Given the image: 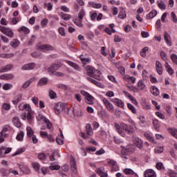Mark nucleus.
I'll use <instances>...</instances> for the list:
<instances>
[{
  "label": "nucleus",
  "instance_id": "f257e3e1",
  "mask_svg": "<svg viewBox=\"0 0 177 177\" xmlns=\"http://www.w3.org/2000/svg\"><path fill=\"white\" fill-rule=\"evenodd\" d=\"M19 110H26L24 114H22V120H27L29 124H32V120H34V111L31 109V106L28 104H20L19 105Z\"/></svg>",
  "mask_w": 177,
  "mask_h": 177
},
{
  "label": "nucleus",
  "instance_id": "f03ea898",
  "mask_svg": "<svg viewBox=\"0 0 177 177\" xmlns=\"http://www.w3.org/2000/svg\"><path fill=\"white\" fill-rule=\"evenodd\" d=\"M85 70L88 77L97 80V81H102V77H100L102 73L100 71L95 69L92 66H86Z\"/></svg>",
  "mask_w": 177,
  "mask_h": 177
},
{
  "label": "nucleus",
  "instance_id": "7ed1b4c3",
  "mask_svg": "<svg viewBox=\"0 0 177 177\" xmlns=\"http://www.w3.org/2000/svg\"><path fill=\"white\" fill-rule=\"evenodd\" d=\"M0 31L9 38H13L15 32L10 28H6L5 26H0Z\"/></svg>",
  "mask_w": 177,
  "mask_h": 177
},
{
  "label": "nucleus",
  "instance_id": "20e7f679",
  "mask_svg": "<svg viewBox=\"0 0 177 177\" xmlns=\"http://www.w3.org/2000/svg\"><path fill=\"white\" fill-rule=\"evenodd\" d=\"M102 101L109 113H114V105H113V104H111L109 100H107L106 97H102Z\"/></svg>",
  "mask_w": 177,
  "mask_h": 177
},
{
  "label": "nucleus",
  "instance_id": "39448f33",
  "mask_svg": "<svg viewBox=\"0 0 177 177\" xmlns=\"http://www.w3.org/2000/svg\"><path fill=\"white\" fill-rule=\"evenodd\" d=\"M54 110L57 115H59L62 111H66V105L62 102H59L55 106Z\"/></svg>",
  "mask_w": 177,
  "mask_h": 177
},
{
  "label": "nucleus",
  "instance_id": "423d86ee",
  "mask_svg": "<svg viewBox=\"0 0 177 177\" xmlns=\"http://www.w3.org/2000/svg\"><path fill=\"white\" fill-rule=\"evenodd\" d=\"M81 95L84 96L87 100L88 104H93V100H95V97L92 96L91 94H89L88 92L82 90L80 91Z\"/></svg>",
  "mask_w": 177,
  "mask_h": 177
},
{
  "label": "nucleus",
  "instance_id": "0eeeda50",
  "mask_svg": "<svg viewBox=\"0 0 177 177\" xmlns=\"http://www.w3.org/2000/svg\"><path fill=\"white\" fill-rule=\"evenodd\" d=\"M108 165L111 167V169L112 172H117V171H120V167H118V165H117V162H115L114 160L108 161Z\"/></svg>",
  "mask_w": 177,
  "mask_h": 177
},
{
  "label": "nucleus",
  "instance_id": "6e6552de",
  "mask_svg": "<svg viewBox=\"0 0 177 177\" xmlns=\"http://www.w3.org/2000/svg\"><path fill=\"white\" fill-rule=\"evenodd\" d=\"M39 49L43 52H49L50 50H55V47L50 44H43L39 46Z\"/></svg>",
  "mask_w": 177,
  "mask_h": 177
},
{
  "label": "nucleus",
  "instance_id": "1a4fd4ad",
  "mask_svg": "<svg viewBox=\"0 0 177 177\" xmlns=\"http://www.w3.org/2000/svg\"><path fill=\"white\" fill-rule=\"evenodd\" d=\"M133 142L134 143L135 146L140 149V150H142L143 149V142L140 138L138 137H134L133 138Z\"/></svg>",
  "mask_w": 177,
  "mask_h": 177
},
{
  "label": "nucleus",
  "instance_id": "9d476101",
  "mask_svg": "<svg viewBox=\"0 0 177 177\" xmlns=\"http://www.w3.org/2000/svg\"><path fill=\"white\" fill-rule=\"evenodd\" d=\"M112 103H114L115 106H117L118 107H120V109H123L125 106V104L122 100L118 99V98H113L111 100Z\"/></svg>",
  "mask_w": 177,
  "mask_h": 177
},
{
  "label": "nucleus",
  "instance_id": "9b49d317",
  "mask_svg": "<svg viewBox=\"0 0 177 177\" xmlns=\"http://www.w3.org/2000/svg\"><path fill=\"white\" fill-rule=\"evenodd\" d=\"M123 131H124L125 133H127L128 135H132V133L135 132V129H133L132 126L125 124L123 127Z\"/></svg>",
  "mask_w": 177,
  "mask_h": 177
},
{
  "label": "nucleus",
  "instance_id": "f8f14e48",
  "mask_svg": "<svg viewBox=\"0 0 177 177\" xmlns=\"http://www.w3.org/2000/svg\"><path fill=\"white\" fill-rule=\"evenodd\" d=\"M60 68V64H53L50 65V66L48 68V73H51V74H53L56 70H58Z\"/></svg>",
  "mask_w": 177,
  "mask_h": 177
},
{
  "label": "nucleus",
  "instance_id": "ddd939ff",
  "mask_svg": "<svg viewBox=\"0 0 177 177\" xmlns=\"http://www.w3.org/2000/svg\"><path fill=\"white\" fill-rule=\"evenodd\" d=\"M156 71L159 75H162V64L160 61L156 62Z\"/></svg>",
  "mask_w": 177,
  "mask_h": 177
},
{
  "label": "nucleus",
  "instance_id": "4468645a",
  "mask_svg": "<svg viewBox=\"0 0 177 177\" xmlns=\"http://www.w3.org/2000/svg\"><path fill=\"white\" fill-rule=\"evenodd\" d=\"M75 109H74L73 107H71L69 109L66 108V110H65V113L68 114V115L71 117V118H75Z\"/></svg>",
  "mask_w": 177,
  "mask_h": 177
},
{
  "label": "nucleus",
  "instance_id": "2eb2a0df",
  "mask_svg": "<svg viewBox=\"0 0 177 177\" xmlns=\"http://www.w3.org/2000/svg\"><path fill=\"white\" fill-rule=\"evenodd\" d=\"M152 124H153L154 129L157 132H160V128L161 127V124H160V121L158 119H153L152 120Z\"/></svg>",
  "mask_w": 177,
  "mask_h": 177
},
{
  "label": "nucleus",
  "instance_id": "dca6fc26",
  "mask_svg": "<svg viewBox=\"0 0 177 177\" xmlns=\"http://www.w3.org/2000/svg\"><path fill=\"white\" fill-rule=\"evenodd\" d=\"M145 177H156V171H154L153 169H147L144 172Z\"/></svg>",
  "mask_w": 177,
  "mask_h": 177
},
{
  "label": "nucleus",
  "instance_id": "f3484780",
  "mask_svg": "<svg viewBox=\"0 0 177 177\" xmlns=\"http://www.w3.org/2000/svg\"><path fill=\"white\" fill-rule=\"evenodd\" d=\"M35 68V63H30L24 65L21 70H34Z\"/></svg>",
  "mask_w": 177,
  "mask_h": 177
},
{
  "label": "nucleus",
  "instance_id": "a211bd4d",
  "mask_svg": "<svg viewBox=\"0 0 177 177\" xmlns=\"http://www.w3.org/2000/svg\"><path fill=\"white\" fill-rule=\"evenodd\" d=\"M41 121H44V122H45V124H46V128L48 129H52V123L50 122V120H48V118H46V117L41 116Z\"/></svg>",
  "mask_w": 177,
  "mask_h": 177
},
{
  "label": "nucleus",
  "instance_id": "6ab92c4d",
  "mask_svg": "<svg viewBox=\"0 0 177 177\" xmlns=\"http://www.w3.org/2000/svg\"><path fill=\"white\" fill-rule=\"evenodd\" d=\"M124 174H125V175H132L133 177H138V174L135 173V171H133V170H132V169H124L123 171Z\"/></svg>",
  "mask_w": 177,
  "mask_h": 177
},
{
  "label": "nucleus",
  "instance_id": "aec40b11",
  "mask_svg": "<svg viewBox=\"0 0 177 177\" xmlns=\"http://www.w3.org/2000/svg\"><path fill=\"white\" fill-rule=\"evenodd\" d=\"M164 39L165 41V43L169 46H171V35H169L168 32H165L164 34Z\"/></svg>",
  "mask_w": 177,
  "mask_h": 177
},
{
  "label": "nucleus",
  "instance_id": "412c9836",
  "mask_svg": "<svg viewBox=\"0 0 177 177\" xmlns=\"http://www.w3.org/2000/svg\"><path fill=\"white\" fill-rule=\"evenodd\" d=\"M13 75L12 74H3L0 75V80H5L6 81H9L10 80H13Z\"/></svg>",
  "mask_w": 177,
  "mask_h": 177
},
{
  "label": "nucleus",
  "instance_id": "4be33fe9",
  "mask_svg": "<svg viewBox=\"0 0 177 177\" xmlns=\"http://www.w3.org/2000/svg\"><path fill=\"white\" fill-rule=\"evenodd\" d=\"M12 124L17 128H20L21 127V122H20V119L18 117H14L12 118Z\"/></svg>",
  "mask_w": 177,
  "mask_h": 177
},
{
  "label": "nucleus",
  "instance_id": "5701e85b",
  "mask_svg": "<svg viewBox=\"0 0 177 177\" xmlns=\"http://www.w3.org/2000/svg\"><path fill=\"white\" fill-rule=\"evenodd\" d=\"M86 133H87L88 136H92V135H93V130H92V127L90 124L86 125Z\"/></svg>",
  "mask_w": 177,
  "mask_h": 177
},
{
  "label": "nucleus",
  "instance_id": "b1692460",
  "mask_svg": "<svg viewBox=\"0 0 177 177\" xmlns=\"http://www.w3.org/2000/svg\"><path fill=\"white\" fill-rule=\"evenodd\" d=\"M71 168L73 174H77V165H75V160L74 159L71 160Z\"/></svg>",
  "mask_w": 177,
  "mask_h": 177
},
{
  "label": "nucleus",
  "instance_id": "393cba45",
  "mask_svg": "<svg viewBox=\"0 0 177 177\" xmlns=\"http://www.w3.org/2000/svg\"><path fill=\"white\" fill-rule=\"evenodd\" d=\"M12 68H13V65L8 64V65H7L6 66H3L0 69V73H6L7 71H9L12 70Z\"/></svg>",
  "mask_w": 177,
  "mask_h": 177
},
{
  "label": "nucleus",
  "instance_id": "a878e982",
  "mask_svg": "<svg viewBox=\"0 0 177 177\" xmlns=\"http://www.w3.org/2000/svg\"><path fill=\"white\" fill-rule=\"evenodd\" d=\"M151 93H152L153 96H158V95H160V91L156 86H153L151 87Z\"/></svg>",
  "mask_w": 177,
  "mask_h": 177
},
{
  "label": "nucleus",
  "instance_id": "bb28decb",
  "mask_svg": "<svg viewBox=\"0 0 177 177\" xmlns=\"http://www.w3.org/2000/svg\"><path fill=\"white\" fill-rule=\"evenodd\" d=\"M126 154H128V153H133L135 151V146L131 145H128L127 147L124 148Z\"/></svg>",
  "mask_w": 177,
  "mask_h": 177
},
{
  "label": "nucleus",
  "instance_id": "cd10ccee",
  "mask_svg": "<svg viewBox=\"0 0 177 177\" xmlns=\"http://www.w3.org/2000/svg\"><path fill=\"white\" fill-rule=\"evenodd\" d=\"M48 84V78L46 77H41L38 83H37V85L39 86H43V85H46Z\"/></svg>",
  "mask_w": 177,
  "mask_h": 177
},
{
  "label": "nucleus",
  "instance_id": "c85d7f7f",
  "mask_svg": "<svg viewBox=\"0 0 177 177\" xmlns=\"http://www.w3.org/2000/svg\"><path fill=\"white\" fill-rule=\"evenodd\" d=\"M21 99H23V95L21 94H19L15 97V100L12 102L14 104H18L19 103H20V102H21Z\"/></svg>",
  "mask_w": 177,
  "mask_h": 177
},
{
  "label": "nucleus",
  "instance_id": "c756f323",
  "mask_svg": "<svg viewBox=\"0 0 177 177\" xmlns=\"http://www.w3.org/2000/svg\"><path fill=\"white\" fill-rule=\"evenodd\" d=\"M123 78L126 80V81H130V82H132V84H135L136 82V78H135V77L129 76V75H124Z\"/></svg>",
  "mask_w": 177,
  "mask_h": 177
},
{
  "label": "nucleus",
  "instance_id": "7c9ffc66",
  "mask_svg": "<svg viewBox=\"0 0 177 177\" xmlns=\"http://www.w3.org/2000/svg\"><path fill=\"white\" fill-rule=\"evenodd\" d=\"M10 45L12 48H17L20 45V41L18 39H14L10 42Z\"/></svg>",
  "mask_w": 177,
  "mask_h": 177
},
{
  "label": "nucleus",
  "instance_id": "2f4dec72",
  "mask_svg": "<svg viewBox=\"0 0 177 177\" xmlns=\"http://www.w3.org/2000/svg\"><path fill=\"white\" fill-rule=\"evenodd\" d=\"M165 67L166 68V71L170 75H172V74H174V69H172L171 66L168 64V62H165Z\"/></svg>",
  "mask_w": 177,
  "mask_h": 177
},
{
  "label": "nucleus",
  "instance_id": "473e14b6",
  "mask_svg": "<svg viewBox=\"0 0 177 177\" xmlns=\"http://www.w3.org/2000/svg\"><path fill=\"white\" fill-rule=\"evenodd\" d=\"M88 5H90L91 8H94V9H100V8H102V3H96L94 1L88 2Z\"/></svg>",
  "mask_w": 177,
  "mask_h": 177
},
{
  "label": "nucleus",
  "instance_id": "72a5a7b5",
  "mask_svg": "<svg viewBox=\"0 0 177 177\" xmlns=\"http://www.w3.org/2000/svg\"><path fill=\"white\" fill-rule=\"evenodd\" d=\"M84 115V112L81 109L75 110V118H81Z\"/></svg>",
  "mask_w": 177,
  "mask_h": 177
},
{
  "label": "nucleus",
  "instance_id": "f704fd0d",
  "mask_svg": "<svg viewBox=\"0 0 177 177\" xmlns=\"http://www.w3.org/2000/svg\"><path fill=\"white\" fill-rule=\"evenodd\" d=\"M80 59L84 64H89L91 63V59L89 58H84V55L80 56Z\"/></svg>",
  "mask_w": 177,
  "mask_h": 177
},
{
  "label": "nucleus",
  "instance_id": "c9c22d12",
  "mask_svg": "<svg viewBox=\"0 0 177 177\" xmlns=\"http://www.w3.org/2000/svg\"><path fill=\"white\" fill-rule=\"evenodd\" d=\"M158 6L161 10H165L167 8V5H165V3L162 0L158 1Z\"/></svg>",
  "mask_w": 177,
  "mask_h": 177
},
{
  "label": "nucleus",
  "instance_id": "e433bc0d",
  "mask_svg": "<svg viewBox=\"0 0 177 177\" xmlns=\"http://www.w3.org/2000/svg\"><path fill=\"white\" fill-rule=\"evenodd\" d=\"M61 17L63 19V20H65L66 21L70 20L71 19V15L69 14H66L64 12H61Z\"/></svg>",
  "mask_w": 177,
  "mask_h": 177
},
{
  "label": "nucleus",
  "instance_id": "4c0bfd02",
  "mask_svg": "<svg viewBox=\"0 0 177 177\" xmlns=\"http://www.w3.org/2000/svg\"><path fill=\"white\" fill-rule=\"evenodd\" d=\"M26 131L28 138H31V136H34V131L30 127H27Z\"/></svg>",
  "mask_w": 177,
  "mask_h": 177
},
{
  "label": "nucleus",
  "instance_id": "58836bf2",
  "mask_svg": "<svg viewBox=\"0 0 177 177\" xmlns=\"http://www.w3.org/2000/svg\"><path fill=\"white\" fill-rule=\"evenodd\" d=\"M16 139L19 142H22L23 139H24V132H23V131L19 132L17 135Z\"/></svg>",
  "mask_w": 177,
  "mask_h": 177
},
{
  "label": "nucleus",
  "instance_id": "ea45409f",
  "mask_svg": "<svg viewBox=\"0 0 177 177\" xmlns=\"http://www.w3.org/2000/svg\"><path fill=\"white\" fill-rule=\"evenodd\" d=\"M1 57H3L4 59H10L11 57H15V54L14 53H2L1 54Z\"/></svg>",
  "mask_w": 177,
  "mask_h": 177
},
{
  "label": "nucleus",
  "instance_id": "a19ab883",
  "mask_svg": "<svg viewBox=\"0 0 177 177\" xmlns=\"http://www.w3.org/2000/svg\"><path fill=\"white\" fill-rule=\"evenodd\" d=\"M32 167L36 172H39V168H41V165H39V163L37 162H33L32 163Z\"/></svg>",
  "mask_w": 177,
  "mask_h": 177
},
{
  "label": "nucleus",
  "instance_id": "79ce46f5",
  "mask_svg": "<svg viewBox=\"0 0 177 177\" xmlns=\"http://www.w3.org/2000/svg\"><path fill=\"white\" fill-rule=\"evenodd\" d=\"M146 87V85H145V83L143 82V80H140L138 83V88L140 91H143V88Z\"/></svg>",
  "mask_w": 177,
  "mask_h": 177
},
{
  "label": "nucleus",
  "instance_id": "37998d69",
  "mask_svg": "<svg viewBox=\"0 0 177 177\" xmlns=\"http://www.w3.org/2000/svg\"><path fill=\"white\" fill-rule=\"evenodd\" d=\"M68 64L71 66V67H73V68H75V70H80V66H78V64L71 61L68 62Z\"/></svg>",
  "mask_w": 177,
  "mask_h": 177
},
{
  "label": "nucleus",
  "instance_id": "c03bdc74",
  "mask_svg": "<svg viewBox=\"0 0 177 177\" xmlns=\"http://www.w3.org/2000/svg\"><path fill=\"white\" fill-rule=\"evenodd\" d=\"M74 24H75V26H77V27H84V24H82V19H75L74 21Z\"/></svg>",
  "mask_w": 177,
  "mask_h": 177
},
{
  "label": "nucleus",
  "instance_id": "a18cd8bd",
  "mask_svg": "<svg viewBox=\"0 0 177 177\" xmlns=\"http://www.w3.org/2000/svg\"><path fill=\"white\" fill-rule=\"evenodd\" d=\"M171 20L173 21L174 23H177V16L175 14V12H171L170 15Z\"/></svg>",
  "mask_w": 177,
  "mask_h": 177
},
{
  "label": "nucleus",
  "instance_id": "49530a36",
  "mask_svg": "<svg viewBox=\"0 0 177 177\" xmlns=\"http://www.w3.org/2000/svg\"><path fill=\"white\" fill-rule=\"evenodd\" d=\"M26 151V148H21L19 149H17L16 152L12 155V157H15V156H19V154H21V153H24Z\"/></svg>",
  "mask_w": 177,
  "mask_h": 177
},
{
  "label": "nucleus",
  "instance_id": "de8ad7c7",
  "mask_svg": "<svg viewBox=\"0 0 177 177\" xmlns=\"http://www.w3.org/2000/svg\"><path fill=\"white\" fill-rule=\"evenodd\" d=\"M169 133L174 136V138H176L177 139V129H169Z\"/></svg>",
  "mask_w": 177,
  "mask_h": 177
},
{
  "label": "nucleus",
  "instance_id": "09e8293b",
  "mask_svg": "<svg viewBox=\"0 0 177 177\" xmlns=\"http://www.w3.org/2000/svg\"><path fill=\"white\" fill-rule=\"evenodd\" d=\"M84 16H85V10L82 9L78 13V19L80 20H82V19H84Z\"/></svg>",
  "mask_w": 177,
  "mask_h": 177
},
{
  "label": "nucleus",
  "instance_id": "8fccbe9b",
  "mask_svg": "<svg viewBox=\"0 0 177 177\" xmlns=\"http://www.w3.org/2000/svg\"><path fill=\"white\" fill-rule=\"evenodd\" d=\"M127 107L131 111L133 114H136V109L131 104L128 103Z\"/></svg>",
  "mask_w": 177,
  "mask_h": 177
},
{
  "label": "nucleus",
  "instance_id": "3c124183",
  "mask_svg": "<svg viewBox=\"0 0 177 177\" xmlns=\"http://www.w3.org/2000/svg\"><path fill=\"white\" fill-rule=\"evenodd\" d=\"M149 50V47H145L141 50L140 55L142 57H146V52Z\"/></svg>",
  "mask_w": 177,
  "mask_h": 177
},
{
  "label": "nucleus",
  "instance_id": "603ef678",
  "mask_svg": "<svg viewBox=\"0 0 177 177\" xmlns=\"http://www.w3.org/2000/svg\"><path fill=\"white\" fill-rule=\"evenodd\" d=\"M156 16H157V11L156 10L151 11L148 14V17H149V19H153V17H156Z\"/></svg>",
  "mask_w": 177,
  "mask_h": 177
},
{
  "label": "nucleus",
  "instance_id": "864d4df0",
  "mask_svg": "<svg viewBox=\"0 0 177 177\" xmlns=\"http://www.w3.org/2000/svg\"><path fill=\"white\" fill-rule=\"evenodd\" d=\"M12 88H13V85L11 84H5L3 86V89L4 91H9V89H12Z\"/></svg>",
  "mask_w": 177,
  "mask_h": 177
},
{
  "label": "nucleus",
  "instance_id": "5fc2aeb1",
  "mask_svg": "<svg viewBox=\"0 0 177 177\" xmlns=\"http://www.w3.org/2000/svg\"><path fill=\"white\" fill-rule=\"evenodd\" d=\"M0 172L2 174L3 176H8V175H9V171L5 168L0 169Z\"/></svg>",
  "mask_w": 177,
  "mask_h": 177
},
{
  "label": "nucleus",
  "instance_id": "6e6d98bb",
  "mask_svg": "<svg viewBox=\"0 0 177 177\" xmlns=\"http://www.w3.org/2000/svg\"><path fill=\"white\" fill-rule=\"evenodd\" d=\"M20 20H21V18L19 17H15L12 19L11 23L12 24L16 25L19 21H20Z\"/></svg>",
  "mask_w": 177,
  "mask_h": 177
},
{
  "label": "nucleus",
  "instance_id": "4d7b16f0",
  "mask_svg": "<svg viewBox=\"0 0 177 177\" xmlns=\"http://www.w3.org/2000/svg\"><path fill=\"white\" fill-rule=\"evenodd\" d=\"M123 93L126 97H128L130 100H135V97H133V96H132L129 92L123 91Z\"/></svg>",
  "mask_w": 177,
  "mask_h": 177
},
{
  "label": "nucleus",
  "instance_id": "13d9d810",
  "mask_svg": "<svg viewBox=\"0 0 177 177\" xmlns=\"http://www.w3.org/2000/svg\"><path fill=\"white\" fill-rule=\"evenodd\" d=\"M118 17L119 19H125V17H127V13H125V11L124 10L120 11L119 12Z\"/></svg>",
  "mask_w": 177,
  "mask_h": 177
},
{
  "label": "nucleus",
  "instance_id": "bf43d9fd",
  "mask_svg": "<svg viewBox=\"0 0 177 177\" xmlns=\"http://www.w3.org/2000/svg\"><path fill=\"white\" fill-rule=\"evenodd\" d=\"M96 150V147H86V153H93Z\"/></svg>",
  "mask_w": 177,
  "mask_h": 177
},
{
  "label": "nucleus",
  "instance_id": "052dcab7",
  "mask_svg": "<svg viewBox=\"0 0 177 177\" xmlns=\"http://www.w3.org/2000/svg\"><path fill=\"white\" fill-rule=\"evenodd\" d=\"M3 110H5L6 111H9V109H10V104L8 103H4L2 106Z\"/></svg>",
  "mask_w": 177,
  "mask_h": 177
},
{
  "label": "nucleus",
  "instance_id": "680f3d73",
  "mask_svg": "<svg viewBox=\"0 0 177 177\" xmlns=\"http://www.w3.org/2000/svg\"><path fill=\"white\" fill-rule=\"evenodd\" d=\"M44 6H45V8H47V10L48 11H50V10H52V9H53V5H52L51 3H45Z\"/></svg>",
  "mask_w": 177,
  "mask_h": 177
},
{
  "label": "nucleus",
  "instance_id": "e2e57ef3",
  "mask_svg": "<svg viewBox=\"0 0 177 177\" xmlns=\"http://www.w3.org/2000/svg\"><path fill=\"white\" fill-rule=\"evenodd\" d=\"M156 167L158 170L164 169V165L161 162H158Z\"/></svg>",
  "mask_w": 177,
  "mask_h": 177
},
{
  "label": "nucleus",
  "instance_id": "0e129e2a",
  "mask_svg": "<svg viewBox=\"0 0 177 177\" xmlns=\"http://www.w3.org/2000/svg\"><path fill=\"white\" fill-rule=\"evenodd\" d=\"M57 88H59V89H63L64 91H66V89H67V88H68V86L66 84H57Z\"/></svg>",
  "mask_w": 177,
  "mask_h": 177
},
{
  "label": "nucleus",
  "instance_id": "69168bd1",
  "mask_svg": "<svg viewBox=\"0 0 177 177\" xmlns=\"http://www.w3.org/2000/svg\"><path fill=\"white\" fill-rule=\"evenodd\" d=\"M156 115L158 117L160 120H165V115L162 114V113L157 111L156 112Z\"/></svg>",
  "mask_w": 177,
  "mask_h": 177
},
{
  "label": "nucleus",
  "instance_id": "338daca9",
  "mask_svg": "<svg viewBox=\"0 0 177 177\" xmlns=\"http://www.w3.org/2000/svg\"><path fill=\"white\" fill-rule=\"evenodd\" d=\"M19 31H23V32H25V34L30 33V29H28V28H26L25 26L21 27Z\"/></svg>",
  "mask_w": 177,
  "mask_h": 177
},
{
  "label": "nucleus",
  "instance_id": "774afa93",
  "mask_svg": "<svg viewBox=\"0 0 177 177\" xmlns=\"http://www.w3.org/2000/svg\"><path fill=\"white\" fill-rule=\"evenodd\" d=\"M49 97L51 98V99H55V97H56V93H55V91H49Z\"/></svg>",
  "mask_w": 177,
  "mask_h": 177
}]
</instances>
